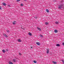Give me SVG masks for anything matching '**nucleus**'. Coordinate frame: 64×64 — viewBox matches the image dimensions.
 I'll return each instance as SVG.
<instances>
[{"label":"nucleus","instance_id":"f03ea898","mask_svg":"<svg viewBox=\"0 0 64 64\" xmlns=\"http://www.w3.org/2000/svg\"><path fill=\"white\" fill-rule=\"evenodd\" d=\"M36 44L38 45H40V43L39 42H38L36 43Z\"/></svg>","mask_w":64,"mask_h":64},{"label":"nucleus","instance_id":"9b49d317","mask_svg":"<svg viewBox=\"0 0 64 64\" xmlns=\"http://www.w3.org/2000/svg\"><path fill=\"white\" fill-rule=\"evenodd\" d=\"M58 32V30H54V32L55 33H57Z\"/></svg>","mask_w":64,"mask_h":64},{"label":"nucleus","instance_id":"f257e3e1","mask_svg":"<svg viewBox=\"0 0 64 64\" xmlns=\"http://www.w3.org/2000/svg\"><path fill=\"white\" fill-rule=\"evenodd\" d=\"M63 7H64V4H62L58 6V8L59 9H61Z\"/></svg>","mask_w":64,"mask_h":64},{"label":"nucleus","instance_id":"4468645a","mask_svg":"<svg viewBox=\"0 0 64 64\" xmlns=\"http://www.w3.org/2000/svg\"><path fill=\"white\" fill-rule=\"evenodd\" d=\"M56 46H60V44H56Z\"/></svg>","mask_w":64,"mask_h":64},{"label":"nucleus","instance_id":"412c9836","mask_svg":"<svg viewBox=\"0 0 64 64\" xmlns=\"http://www.w3.org/2000/svg\"><path fill=\"white\" fill-rule=\"evenodd\" d=\"M19 54L20 55H21V54L20 52L19 53Z\"/></svg>","mask_w":64,"mask_h":64},{"label":"nucleus","instance_id":"c756f323","mask_svg":"<svg viewBox=\"0 0 64 64\" xmlns=\"http://www.w3.org/2000/svg\"><path fill=\"white\" fill-rule=\"evenodd\" d=\"M7 32H8V33H9V31L8 30V31H7Z\"/></svg>","mask_w":64,"mask_h":64},{"label":"nucleus","instance_id":"39448f33","mask_svg":"<svg viewBox=\"0 0 64 64\" xmlns=\"http://www.w3.org/2000/svg\"><path fill=\"white\" fill-rule=\"evenodd\" d=\"M46 53L47 54H48L49 53V50L48 49L47 50V51L46 52Z\"/></svg>","mask_w":64,"mask_h":64},{"label":"nucleus","instance_id":"393cba45","mask_svg":"<svg viewBox=\"0 0 64 64\" xmlns=\"http://www.w3.org/2000/svg\"><path fill=\"white\" fill-rule=\"evenodd\" d=\"M41 37H43V36L41 35H40Z\"/></svg>","mask_w":64,"mask_h":64},{"label":"nucleus","instance_id":"b1692460","mask_svg":"<svg viewBox=\"0 0 64 64\" xmlns=\"http://www.w3.org/2000/svg\"><path fill=\"white\" fill-rule=\"evenodd\" d=\"M8 7H10V5H8Z\"/></svg>","mask_w":64,"mask_h":64},{"label":"nucleus","instance_id":"a211bd4d","mask_svg":"<svg viewBox=\"0 0 64 64\" xmlns=\"http://www.w3.org/2000/svg\"><path fill=\"white\" fill-rule=\"evenodd\" d=\"M45 24H46V25H47V24H48V23L47 22H45Z\"/></svg>","mask_w":64,"mask_h":64},{"label":"nucleus","instance_id":"5701e85b","mask_svg":"<svg viewBox=\"0 0 64 64\" xmlns=\"http://www.w3.org/2000/svg\"><path fill=\"white\" fill-rule=\"evenodd\" d=\"M23 4H20V5L21 6H23Z\"/></svg>","mask_w":64,"mask_h":64},{"label":"nucleus","instance_id":"2eb2a0df","mask_svg":"<svg viewBox=\"0 0 64 64\" xmlns=\"http://www.w3.org/2000/svg\"><path fill=\"white\" fill-rule=\"evenodd\" d=\"M13 61L14 62H16V60H15V59H13Z\"/></svg>","mask_w":64,"mask_h":64},{"label":"nucleus","instance_id":"9d476101","mask_svg":"<svg viewBox=\"0 0 64 64\" xmlns=\"http://www.w3.org/2000/svg\"><path fill=\"white\" fill-rule=\"evenodd\" d=\"M8 63L9 64H13V63L10 61Z\"/></svg>","mask_w":64,"mask_h":64},{"label":"nucleus","instance_id":"f8f14e48","mask_svg":"<svg viewBox=\"0 0 64 64\" xmlns=\"http://www.w3.org/2000/svg\"><path fill=\"white\" fill-rule=\"evenodd\" d=\"M28 34L30 36H32V34H31V33L30 32L28 33Z\"/></svg>","mask_w":64,"mask_h":64},{"label":"nucleus","instance_id":"cd10ccee","mask_svg":"<svg viewBox=\"0 0 64 64\" xmlns=\"http://www.w3.org/2000/svg\"><path fill=\"white\" fill-rule=\"evenodd\" d=\"M62 45L64 46V42L62 43Z\"/></svg>","mask_w":64,"mask_h":64},{"label":"nucleus","instance_id":"a878e982","mask_svg":"<svg viewBox=\"0 0 64 64\" xmlns=\"http://www.w3.org/2000/svg\"><path fill=\"white\" fill-rule=\"evenodd\" d=\"M17 1L18 2H19V1H20V0H17Z\"/></svg>","mask_w":64,"mask_h":64},{"label":"nucleus","instance_id":"aec40b11","mask_svg":"<svg viewBox=\"0 0 64 64\" xmlns=\"http://www.w3.org/2000/svg\"><path fill=\"white\" fill-rule=\"evenodd\" d=\"M62 61L63 62V63L64 64V60H62Z\"/></svg>","mask_w":64,"mask_h":64},{"label":"nucleus","instance_id":"7c9ffc66","mask_svg":"<svg viewBox=\"0 0 64 64\" xmlns=\"http://www.w3.org/2000/svg\"><path fill=\"white\" fill-rule=\"evenodd\" d=\"M24 1H26V0H24Z\"/></svg>","mask_w":64,"mask_h":64},{"label":"nucleus","instance_id":"423d86ee","mask_svg":"<svg viewBox=\"0 0 64 64\" xmlns=\"http://www.w3.org/2000/svg\"><path fill=\"white\" fill-rule=\"evenodd\" d=\"M2 4L4 6H6V4L5 3H2Z\"/></svg>","mask_w":64,"mask_h":64},{"label":"nucleus","instance_id":"2f4dec72","mask_svg":"<svg viewBox=\"0 0 64 64\" xmlns=\"http://www.w3.org/2000/svg\"><path fill=\"white\" fill-rule=\"evenodd\" d=\"M31 48H32V47H31Z\"/></svg>","mask_w":64,"mask_h":64},{"label":"nucleus","instance_id":"4be33fe9","mask_svg":"<svg viewBox=\"0 0 64 64\" xmlns=\"http://www.w3.org/2000/svg\"><path fill=\"white\" fill-rule=\"evenodd\" d=\"M56 24H58V22H56Z\"/></svg>","mask_w":64,"mask_h":64},{"label":"nucleus","instance_id":"c85d7f7f","mask_svg":"<svg viewBox=\"0 0 64 64\" xmlns=\"http://www.w3.org/2000/svg\"><path fill=\"white\" fill-rule=\"evenodd\" d=\"M6 50L8 51V50L7 49H6Z\"/></svg>","mask_w":64,"mask_h":64},{"label":"nucleus","instance_id":"dca6fc26","mask_svg":"<svg viewBox=\"0 0 64 64\" xmlns=\"http://www.w3.org/2000/svg\"><path fill=\"white\" fill-rule=\"evenodd\" d=\"M34 63H37V61L35 60H34Z\"/></svg>","mask_w":64,"mask_h":64},{"label":"nucleus","instance_id":"f3484780","mask_svg":"<svg viewBox=\"0 0 64 64\" xmlns=\"http://www.w3.org/2000/svg\"><path fill=\"white\" fill-rule=\"evenodd\" d=\"M2 52L4 53H5V50H2Z\"/></svg>","mask_w":64,"mask_h":64},{"label":"nucleus","instance_id":"6ab92c4d","mask_svg":"<svg viewBox=\"0 0 64 64\" xmlns=\"http://www.w3.org/2000/svg\"><path fill=\"white\" fill-rule=\"evenodd\" d=\"M34 18L35 19H37V16H35Z\"/></svg>","mask_w":64,"mask_h":64},{"label":"nucleus","instance_id":"7ed1b4c3","mask_svg":"<svg viewBox=\"0 0 64 64\" xmlns=\"http://www.w3.org/2000/svg\"><path fill=\"white\" fill-rule=\"evenodd\" d=\"M18 42H21L22 41V40H20V39H18Z\"/></svg>","mask_w":64,"mask_h":64},{"label":"nucleus","instance_id":"1a4fd4ad","mask_svg":"<svg viewBox=\"0 0 64 64\" xmlns=\"http://www.w3.org/2000/svg\"><path fill=\"white\" fill-rule=\"evenodd\" d=\"M4 36L5 37H8V36L6 34H4Z\"/></svg>","mask_w":64,"mask_h":64},{"label":"nucleus","instance_id":"ddd939ff","mask_svg":"<svg viewBox=\"0 0 64 64\" xmlns=\"http://www.w3.org/2000/svg\"><path fill=\"white\" fill-rule=\"evenodd\" d=\"M46 11L47 12H48V13H49V10L48 9H46Z\"/></svg>","mask_w":64,"mask_h":64},{"label":"nucleus","instance_id":"6e6552de","mask_svg":"<svg viewBox=\"0 0 64 64\" xmlns=\"http://www.w3.org/2000/svg\"><path fill=\"white\" fill-rule=\"evenodd\" d=\"M52 63H54V64H57V62H54V61H52Z\"/></svg>","mask_w":64,"mask_h":64},{"label":"nucleus","instance_id":"0eeeda50","mask_svg":"<svg viewBox=\"0 0 64 64\" xmlns=\"http://www.w3.org/2000/svg\"><path fill=\"white\" fill-rule=\"evenodd\" d=\"M37 28L38 29V30H39V31H41L42 30H41V29H40V28H38V27H37Z\"/></svg>","mask_w":64,"mask_h":64},{"label":"nucleus","instance_id":"20e7f679","mask_svg":"<svg viewBox=\"0 0 64 64\" xmlns=\"http://www.w3.org/2000/svg\"><path fill=\"white\" fill-rule=\"evenodd\" d=\"M13 24L14 25H15L16 24V22L14 21V22L13 23Z\"/></svg>","mask_w":64,"mask_h":64},{"label":"nucleus","instance_id":"bb28decb","mask_svg":"<svg viewBox=\"0 0 64 64\" xmlns=\"http://www.w3.org/2000/svg\"><path fill=\"white\" fill-rule=\"evenodd\" d=\"M1 9H2V8L0 7V10H1Z\"/></svg>","mask_w":64,"mask_h":64}]
</instances>
